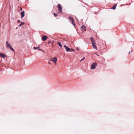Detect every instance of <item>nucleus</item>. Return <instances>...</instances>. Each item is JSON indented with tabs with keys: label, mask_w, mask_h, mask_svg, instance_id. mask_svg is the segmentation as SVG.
Listing matches in <instances>:
<instances>
[{
	"label": "nucleus",
	"mask_w": 134,
	"mask_h": 134,
	"mask_svg": "<svg viewBox=\"0 0 134 134\" xmlns=\"http://www.w3.org/2000/svg\"><path fill=\"white\" fill-rule=\"evenodd\" d=\"M49 63H49H50V62H49V63Z\"/></svg>",
	"instance_id": "bb28decb"
},
{
	"label": "nucleus",
	"mask_w": 134,
	"mask_h": 134,
	"mask_svg": "<svg viewBox=\"0 0 134 134\" xmlns=\"http://www.w3.org/2000/svg\"><path fill=\"white\" fill-rule=\"evenodd\" d=\"M117 6L116 4L114 5L113 7L111 8V9L115 10L116 8V7Z\"/></svg>",
	"instance_id": "f8f14e48"
},
{
	"label": "nucleus",
	"mask_w": 134,
	"mask_h": 134,
	"mask_svg": "<svg viewBox=\"0 0 134 134\" xmlns=\"http://www.w3.org/2000/svg\"><path fill=\"white\" fill-rule=\"evenodd\" d=\"M54 16L55 17H57V14H56V13H54Z\"/></svg>",
	"instance_id": "6ab92c4d"
},
{
	"label": "nucleus",
	"mask_w": 134,
	"mask_h": 134,
	"mask_svg": "<svg viewBox=\"0 0 134 134\" xmlns=\"http://www.w3.org/2000/svg\"><path fill=\"white\" fill-rule=\"evenodd\" d=\"M90 40H91V42H92V41H95L94 39H93V37H90Z\"/></svg>",
	"instance_id": "4468645a"
},
{
	"label": "nucleus",
	"mask_w": 134,
	"mask_h": 134,
	"mask_svg": "<svg viewBox=\"0 0 134 134\" xmlns=\"http://www.w3.org/2000/svg\"><path fill=\"white\" fill-rule=\"evenodd\" d=\"M76 49H77V50H79V49L78 48H76Z\"/></svg>",
	"instance_id": "a878e982"
},
{
	"label": "nucleus",
	"mask_w": 134,
	"mask_h": 134,
	"mask_svg": "<svg viewBox=\"0 0 134 134\" xmlns=\"http://www.w3.org/2000/svg\"><path fill=\"white\" fill-rule=\"evenodd\" d=\"M5 46L7 48H10L12 51L14 52L15 51L13 48L12 47L10 44L8 43V41H7L6 42Z\"/></svg>",
	"instance_id": "f257e3e1"
},
{
	"label": "nucleus",
	"mask_w": 134,
	"mask_h": 134,
	"mask_svg": "<svg viewBox=\"0 0 134 134\" xmlns=\"http://www.w3.org/2000/svg\"><path fill=\"white\" fill-rule=\"evenodd\" d=\"M57 43L58 44L59 46L61 48H62V45L61 42H60L58 41L57 42Z\"/></svg>",
	"instance_id": "9b49d317"
},
{
	"label": "nucleus",
	"mask_w": 134,
	"mask_h": 134,
	"mask_svg": "<svg viewBox=\"0 0 134 134\" xmlns=\"http://www.w3.org/2000/svg\"><path fill=\"white\" fill-rule=\"evenodd\" d=\"M68 19L69 20H71L72 22H74V21L72 17L69 16L68 17Z\"/></svg>",
	"instance_id": "1a4fd4ad"
},
{
	"label": "nucleus",
	"mask_w": 134,
	"mask_h": 134,
	"mask_svg": "<svg viewBox=\"0 0 134 134\" xmlns=\"http://www.w3.org/2000/svg\"><path fill=\"white\" fill-rule=\"evenodd\" d=\"M86 27L84 25H83L81 27V29H84Z\"/></svg>",
	"instance_id": "2eb2a0df"
},
{
	"label": "nucleus",
	"mask_w": 134,
	"mask_h": 134,
	"mask_svg": "<svg viewBox=\"0 0 134 134\" xmlns=\"http://www.w3.org/2000/svg\"><path fill=\"white\" fill-rule=\"evenodd\" d=\"M18 0L19 1V0Z\"/></svg>",
	"instance_id": "cd10ccee"
},
{
	"label": "nucleus",
	"mask_w": 134,
	"mask_h": 134,
	"mask_svg": "<svg viewBox=\"0 0 134 134\" xmlns=\"http://www.w3.org/2000/svg\"><path fill=\"white\" fill-rule=\"evenodd\" d=\"M39 47H34V49H38L39 50L41 51H42L43 52H44V51L43 50H42L41 49L38 48H39Z\"/></svg>",
	"instance_id": "9d476101"
},
{
	"label": "nucleus",
	"mask_w": 134,
	"mask_h": 134,
	"mask_svg": "<svg viewBox=\"0 0 134 134\" xmlns=\"http://www.w3.org/2000/svg\"><path fill=\"white\" fill-rule=\"evenodd\" d=\"M92 46L94 48L96 49H97V47L96 45V44L95 45H92Z\"/></svg>",
	"instance_id": "ddd939ff"
},
{
	"label": "nucleus",
	"mask_w": 134,
	"mask_h": 134,
	"mask_svg": "<svg viewBox=\"0 0 134 134\" xmlns=\"http://www.w3.org/2000/svg\"><path fill=\"white\" fill-rule=\"evenodd\" d=\"M97 65V64L96 63H93L91 65V69H94L96 67Z\"/></svg>",
	"instance_id": "7ed1b4c3"
},
{
	"label": "nucleus",
	"mask_w": 134,
	"mask_h": 134,
	"mask_svg": "<svg viewBox=\"0 0 134 134\" xmlns=\"http://www.w3.org/2000/svg\"><path fill=\"white\" fill-rule=\"evenodd\" d=\"M24 24H25L24 23L22 22H21V24L19 25V27H20V26H21L22 25Z\"/></svg>",
	"instance_id": "dca6fc26"
},
{
	"label": "nucleus",
	"mask_w": 134,
	"mask_h": 134,
	"mask_svg": "<svg viewBox=\"0 0 134 134\" xmlns=\"http://www.w3.org/2000/svg\"><path fill=\"white\" fill-rule=\"evenodd\" d=\"M51 41H48V44H49L50 43H51Z\"/></svg>",
	"instance_id": "4be33fe9"
},
{
	"label": "nucleus",
	"mask_w": 134,
	"mask_h": 134,
	"mask_svg": "<svg viewBox=\"0 0 134 134\" xmlns=\"http://www.w3.org/2000/svg\"><path fill=\"white\" fill-rule=\"evenodd\" d=\"M21 18H22L25 16V12L24 11H23L21 12Z\"/></svg>",
	"instance_id": "423d86ee"
},
{
	"label": "nucleus",
	"mask_w": 134,
	"mask_h": 134,
	"mask_svg": "<svg viewBox=\"0 0 134 134\" xmlns=\"http://www.w3.org/2000/svg\"><path fill=\"white\" fill-rule=\"evenodd\" d=\"M74 22H72V24H73L74 26H75V24L74 23Z\"/></svg>",
	"instance_id": "aec40b11"
},
{
	"label": "nucleus",
	"mask_w": 134,
	"mask_h": 134,
	"mask_svg": "<svg viewBox=\"0 0 134 134\" xmlns=\"http://www.w3.org/2000/svg\"><path fill=\"white\" fill-rule=\"evenodd\" d=\"M47 38V37L46 36H43L42 37V40L43 41H45Z\"/></svg>",
	"instance_id": "0eeeda50"
},
{
	"label": "nucleus",
	"mask_w": 134,
	"mask_h": 134,
	"mask_svg": "<svg viewBox=\"0 0 134 134\" xmlns=\"http://www.w3.org/2000/svg\"><path fill=\"white\" fill-rule=\"evenodd\" d=\"M92 45H95L96 44V43L95 41H92Z\"/></svg>",
	"instance_id": "f3484780"
},
{
	"label": "nucleus",
	"mask_w": 134,
	"mask_h": 134,
	"mask_svg": "<svg viewBox=\"0 0 134 134\" xmlns=\"http://www.w3.org/2000/svg\"><path fill=\"white\" fill-rule=\"evenodd\" d=\"M20 10L21 11L22 10V8H20Z\"/></svg>",
	"instance_id": "b1692460"
},
{
	"label": "nucleus",
	"mask_w": 134,
	"mask_h": 134,
	"mask_svg": "<svg viewBox=\"0 0 134 134\" xmlns=\"http://www.w3.org/2000/svg\"><path fill=\"white\" fill-rule=\"evenodd\" d=\"M132 51H131L130 52H129V54H130V52H132Z\"/></svg>",
	"instance_id": "393cba45"
},
{
	"label": "nucleus",
	"mask_w": 134,
	"mask_h": 134,
	"mask_svg": "<svg viewBox=\"0 0 134 134\" xmlns=\"http://www.w3.org/2000/svg\"><path fill=\"white\" fill-rule=\"evenodd\" d=\"M0 56L3 58H4L5 57V55L3 53H0Z\"/></svg>",
	"instance_id": "6e6552de"
},
{
	"label": "nucleus",
	"mask_w": 134,
	"mask_h": 134,
	"mask_svg": "<svg viewBox=\"0 0 134 134\" xmlns=\"http://www.w3.org/2000/svg\"><path fill=\"white\" fill-rule=\"evenodd\" d=\"M64 47L65 48V50L66 52H68L69 51L70 48L66 45H64Z\"/></svg>",
	"instance_id": "39448f33"
},
{
	"label": "nucleus",
	"mask_w": 134,
	"mask_h": 134,
	"mask_svg": "<svg viewBox=\"0 0 134 134\" xmlns=\"http://www.w3.org/2000/svg\"><path fill=\"white\" fill-rule=\"evenodd\" d=\"M85 57H83V58H82V59H81V60L80 61H82L83 60L85 59Z\"/></svg>",
	"instance_id": "412c9836"
},
{
	"label": "nucleus",
	"mask_w": 134,
	"mask_h": 134,
	"mask_svg": "<svg viewBox=\"0 0 134 134\" xmlns=\"http://www.w3.org/2000/svg\"><path fill=\"white\" fill-rule=\"evenodd\" d=\"M57 7L58 11L60 13L62 14V8L61 5L60 4H58V5Z\"/></svg>",
	"instance_id": "f03ea898"
},
{
	"label": "nucleus",
	"mask_w": 134,
	"mask_h": 134,
	"mask_svg": "<svg viewBox=\"0 0 134 134\" xmlns=\"http://www.w3.org/2000/svg\"><path fill=\"white\" fill-rule=\"evenodd\" d=\"M74 49H73L72 48H71V49H70V52H74Z\"/></svg>",
	"instance_id": "a211bd4d"
},
{
	"label": "nucleus",
	"mask_w": 134,
	"mask_h": 134,
	"mask_svg": "<svg viewBox=\"0 0 134 134\" xmlns=\"http://www.w3.org/2000/svg\"><path fill=\"white\" fill-rule=\"evenodd\" d=\"M18 23H19L20 22V21L19 20H18Z\"/></svg>",
	"instance_id": "5701e85b"
},
{
	"label": "nucleus",
	"mask_w": 134,
	"mask_h": 134,
	"mask_svg": "<svg viewBox=\"0 0 134 134\" xmlns=\"http://www.w3.org/2000/svg\"><path fill=\"white\" fill-rule=\"evenodd\" d=\"M57 57H55L53 58H52L51 60L53 61L54 63H55L57 62Z\"/></svg>",
	"instance_id": "20e7f679"
}]
</instances>
